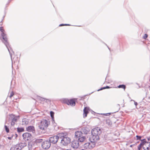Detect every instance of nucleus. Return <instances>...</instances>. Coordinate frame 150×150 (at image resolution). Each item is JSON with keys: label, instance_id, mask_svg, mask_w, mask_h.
<instances>
[{"label": "nucleus", "instance_id": "obj_1", "mask_svg": "<svg viewBox=\"0 0 150 150\" xmlns=\"http://www.w3.org/2000/svg\"><path fill=\"white\" fill-rule=\"evenodd\" d=\"M0 30L1 32V35L3 39L2 41L8 49L11 56L12 62V56L13 54H14V52L10 47V45H9L8 41V39L7 38L6 35L5 33V30L3 29V27H0Z\"/></svg>", "mask_w": 150, "mask_h": 150}, {"label": "nucleus", "instance_id": "obj_2", "mask_svg": "<svg viewBox=\"0 0 150 150\" xmlns=\"http://www.w3.org/2000/svg\"><path fill=\"white\" fill-rule=\"evenodd\" d=\"M102 133L100 127H97L93 128L91 131V134L89 138V140L91 142H97L99 139V135Z\"/></svg>", "mask_w": 150, "mask_h": 150}, {"label": "nucleus", "instance_id": "obj_3", "mask_svg": "<svg viewBox=\"0 0 150 150\" xmlns=\"http://www.w3.org/2000/svg\"><path fill=\"white\" fill-rule=\"evenodd\" d=\"M58 135L60 137L59 139H61L60 145L66 146L71 142L70 139L66 136H64V133H59L58 134Z\"/></svg>", "mask_w": 150, "mask_h": 150}, {"label": "nucleus", "instance_id": "obj_4", "mask_svg": "<svg viewBox=\"0 0 150 150\" xmlns=\"http://www.w3.org/2000/svg\"><path fill=\"white\" fill-rule=\"evenodd\" d=\"M50 124L49 121L45 119H42L38 123L39 128L42 130H46Z\"/></svg>", "mask_w": 150, "mask_h": 150}, {"label": "nucleus", "instance_id": "obj_5", "mask_svg": "<svg viewBox=\"0 0 150 150\" xmlns=\"http://www.w3.org/2000/svg\"><path fill=\"white\" fill-rule=\"evenodd\" d=\"M26 145V142H21L12 146L10 150H21Z\"/></svg>", "mask_w": 150, "mask_h": 150}, {"label": "nucleus", "instance_id": "obj_6", "mask_svg": "<svg viewBox=\"0 0 150 150\" xmlns=\"http://www.w3.org/2000/svg\"><path fill=\"white\" fill-rule=\"evenodd\" d=\"M19 115L16 116L13 114L9 115V120L11 121V126H13L20 118Z\"/></svg>", "mask_w": 150, "mask_h": 150}, {"label": "nucleus", "instance_id": "obj_7", "mask_svg": "<svg viewBox=\"0 0 150 150\" xmlns=\"http://www.w3.org/2000/svg\"><path fill=\"white\" fill-rule=\"evenodd\" d=\"M59 137H60L58 134L57 136H54L50 137L49 138V141L50 144L51 143L55 144L57 142L58 140L59 139Z\"/></svg>", "mask_w": 150, "mask_h": 150}, {"label": "nucleus", "instance_id": "obj_8", "mask_svg": "<svg viewBox=\"0 0 150 150\" xmlns=\"http://www.w3.org/2000/svg\"><path fill=\"white\" fill-rule=\"evenodd\" d=\"M63 102L68 105H70L73 106H75L76 105L75 102L73 99L69 100L66 98L64 99L63 100Z\"/></svg>", "mask_w": 150, "mask_h": 150}, {"label": "nucleus", "instance_id": "obj_9", "mask_svg": "<svg viewBox=\"0 0 150 150\" xmlns=\"http://www.w3.org/2000/svg\"><path fill=\"white\" fill-rule=\"evenodd\" d=\"M51 144L49 140H45L43 142L42 144V148L45 149H47L50 148Z\"/></svg>", "mask_w": 150, "mask_h": 150}, {"label": "nucleus", "instance_id": "obj_10", "mask_svg": "<svg viewBox=\"0 0 150 150\" xmlns=\"http://www.w3.org/2000/svg\"><path fill=\"white\" fill-rule=\"evenodd\" d=\"M22 136L23 139L25 141L30 140L32 136L31 134L28 132L24 133L23 134Z\"/></svg>", "mask_w": 150, "mask_h": 150}, {"label": "nucleus", "instance_id": "obj_11", "mask_svg": "<svg viewBox=\"0 0 150 150\" xmlns=\"http://www.w3.org/2000/svg\"><path fill=\"white\" fill-rule=\"evenodd\" d=\"M71 146L75 149H77L79 146V142L77 140H74L72 142Z\"/></svg>", "mask_w": 150, "mask_h": 150}, {"label": "nucleus", "instance_id": "obj_12", "mask_svg": "<svg viewBox=\"0 0 150 150\" xmlns=\"http://www.w3.org/2000/svg\"><path fill=\"white\" fill-rule=\"evenodd\" d=\"M81 131V132L82 134H86L89 132L90 130L88 128L84 127L82 128Z\"/></svg>", "mask_w": 150, "mask_h": 150}, {"label": "nucleus", "instance_id": "obj_13", "mask_svg": "<svg viewBox=\"0 0 150 150\" xmlns=\"http://www.w3.org/2000/svg\"><path fill=\"white\" fill-rule=\"evenodd\" d=\"M26 130L29 132H32L33 133L35 132V129L34 127L33 126H30L26 128Z\"/></svg>", "mask_w": 150, "mask_h": 150}, {"label": "nucleus", "instance_id": "obj_14", "mask_svg": "<svg viewBox=\"0 0 150 150\" xmlns=\"http://www.w3.org/2000/svg\"><path fill=\"white\" fill-rule=\"evenodd\" d=\"M89 108L87 107H85L83 109V117L84 118L86 117L88 112Z\"/></svg>", "mask_w": 150, "mask_h": 150}, {"label": "nucleus", "instance_id": "obj_15", "mask_svg": "<svg viewBox=\"0 0 150 150\" xmlns=\"http://www.w3.org/2000/svg\"><path fill=\"white\" fill-rule=\"evenodd\" d=\"M82 134V132L81 131H77L75 132V136L76 138H78L81 137Z\"/></svg>", "mask_w": 150, "mask_h": 150}, {"label": "nucleus", "instance_id": "obj_16", "mask_svg": "<svg viewBox=\"0 0 150 150\" xmlns=\"http://www.w3.org/2000/svg\"><path fill=\"white\" fill-rule=\"evenodd\" d=\"M89 149H91L93 148L95 146L96 143L94 142H91L89 143Z\"/></svg>", "mask_w": 150, "mask_h": 150}, {"label": "nucleus", "instance_id": "obj_17", "mask_svg": "<svg viewBox=\"0 0 150 150\" xmlns=\"http://www.w3.org/2000/svg\"><path fill=\"white\" fill-rule=\"evenodd\" d=\"M29 121L28 119L23 118L22 120V124L23 125H27L28 124Z\"/></svg>", "mask_w": 150, "mask_h": 150}, {"label": "nucleus", "instance_id": "obj_18", "mask_svg": "<svg viewBox=\"0 0 150 150\" xmlns=\"http://www.w3.org/2000/svg\"><path fill=\"white\" fill-rule=\"evenodd\" d=\"M141 142L140 144V145H141L142 146L144 145H145V146L146 145L147 142L146 141L145 139H144L141 140Z\"/></svg>", "mask_w": 150, "mask_h": 150}, {"label": "nucleus", "instance_id": "obj_19", "mask_svg": "<svg viewBox=\"0 0 150 150\" xmlns=\"http://www.w3.org/2000/svg\"><path fill=\"white\" fill-rule=\"evenodd\" d=\"M85 137L84 136H82V137H80L79 138H78V140L77 141H79V142H83V141L85 139Z\"/></svg>", "mask_w": 150, "mask_h": 150}, {"label": "nucleus", "instance_id": "obj_20", "mask_svg": "<svg viewBox=\"0 0 150 150\" xmlns=\"http://www.w3.org/2000/svg\"><path fill=\"white\" fill-rule=\"evenodd\" d=\"M40 100L42 101H44L45 102L47 103H50V100L49 99H45L44 98H41Z\"/></svg>", "mask_w": 150, "mask_h": 150}, {"label": "nucleus", "instance_id": "obj_21", "mask_svg": "<svg viewBox=\"0 0 150 150\" xmlns=\"http://www.w3.org/2000/svg\"><path fill=\"white\" fill-rule=\"evenodd\" d=\"M17 131L18 132H21L24 131V128L23 127H18L17 128Z\"/></svg>", "mask_w": 150, "mask_h": 150}, {"label": "nucleus", "instance_id": "obj_22", "mask_svg": "<svg viewBox=\"0 0 150 150\" xmlns=\"http://www.w3.org/2000/svg\"><path fill=\"white\" fill-rule=\"evenodd\" d=\"M43 139H38L35 140V143L37 144L40 143L42 142Z\"/></svg>", "mask_w": 150, "mask_h": 150}, {"label": "nucleus", "instance_id": "obj_23", "mask_svg": "<svg viewBox=\"0 0 150 150\" xmlns=\"http://www.w3.org/2000/svg\"><path fill=\"white\" fill-rule=\"evenodd\" d=\"M117 87L119 88H123L124 89V90H125V89L126 88V86L124 84H122V85H119Z\"/></svg>", "mask_w": 150, "mask_h": 150}, {"label": "nucleus", "instance_id": "obj_24", "mask_svg": "<svg viewBox=\"0 0 150 150\" xmlns=\"http://www.w3.org/2000/svg\"><path fill=\"white\" fill-rule=\"evenodd\" d=\"M50 114L51 118H52V120H53V121H54V113L52 111H51L50 112Z\"/></svg>", "mask_w": 150, "mask_h": 150}, {"label": "nucleus", "instance_id": "obj_25", "mask_svg": "<svg viewBox=\"0 0 150 150\" xmlns=\"http://www.w3.org/2000/svg\"><path fill=\"white\" fill-rule=\"evenodd\" d=\"M89 143H85L84 145V148L86 149H89Z\"/></svg>", "mask_w": 150, "mask_h": 150}, {"label": "nucleus", "instance_id": "obj_26", "mask_svg": "<svg viewBox=\"0 0 150 150\" xmlns=\"http://www.w3.org/2000/svg\"><path fill=\"white\" fill-rule=\"evenodd\" d=\"M4 127L5 128V130H6V132L7 133H8L9 132V130L8 128L7 127V126L6 125L4 126Z\"/></svg>", "mask_w": 150, "mask_h": 150}, {"label": "nucleus", "instance_id": "obj_27", "mask_svg": "<svg viewBox=\"0 0 150 150\" xmlns=\"http://www.w3.org/2000/svg\"><path fill=\"white\" fill-rule=\"evenodd\" d=\"M136 137L137 138V140H139L141 141V140H142L141 138H142V137L141 136L137 135L136 136Z\"/></svg>", "mask_w": 150, "mask_h": 150}, {"label": "nucleus", "instance_id": "obj_28", "mask_svg": "<svg viewBox=\"0 0 150 150\" xmlns=\"http://www.w3.org/2000/svg\"><path fill=\"white\" fill-rule=\"evenodd\" d=\"M71 25L69 24H60L59 25V26H70Z\"/></svg>", "mask_w": 150, "mask_h": 150}, {"label": "nucleus", "instance_id": "obj_29", "mask_svg": "<svg viewBox=\"0 0 150 150\" xmlns=\"http://www.w3.org/2000/svg\"><path fill=\"white\" fill-rule=\"evenodd\" d=\"M143 148L144 150H149L150 149V148L149 147V146H147L146 148H145L144 147H143Z\"/></svg>", "mask_w": 150, "mask_h": 150}, {"label": "nucleus", "instance_id": "obj_30", "mask_svg": "<svg viewBox=\"0 0 150 150\" xmlns=\"http://www.w3.org/2000/svg\"><path fill=\"white\" fill-rule=\"evenodd\" d=\"M147 37L148 35L146 34H145L143 36V38H144V39H146V38H147Z\"/></svg>", "mask_w": 150, "mask_h": 150}, {"label": "nucleus", "instance_id": "obj_31", "mask_svg": "<svg viewBox=\"0 0 150 150\" xmlns=\"http://www.w3.org/2000/svg\"><path fill=\"white\" fill-rule=\"evenodd\" d=\"M14 95V93L13 91H12L9 97L10 98H11Z\"/></svg>", "mask_w": 150, "mask_h": 150}, {"label": "nucleus", "instance_id": "obj_32", "mask_svg": "<svg viewBox=\"0 0 150 150\" xmlns=\"http://www.w3.org/2000/svg\"><path fill=\"white\" fill-rule=\"evenodd\" d=\"M106 89L105 86V87H102V88H101L100 89H98V91H100L102 90L103 89Z\"/></svg>", "mask_w": 150, "mask_h": 150}, {"label": "nucleus", "instance_id": "obj_33", "mask_svg": "<svg viewBox=\"0 0 150 150\" xmlns=\"http://www.w3.org/2000/svg\"><path fill=\"white\" fill-rule=\"evenodd\" d=\"M131 101H134V104L136 106L137 105L138 103L137 102H135L134 100H131Z\"/></svg>", "mask_w": 150, "mask_h": 150}, {"label": "nucleus", "instance_id": "obj_34", "mask_svg": "<svg viewBox=\"0 0 150 150\" xmlns=\"http://www.w3.org/2000/svg\"><path fill=\"white\" fill-rule=\"evenodd\" d=\"M142 146L141 145H140L139 144V146H138V150H140V149Z\"/></svg>", "mask_w": 150, "mask_h": 150}, {"label": "nucleus", "instance_id": "obj_35", "mask_svg": "<svg viewBox=\"0 0 150 150\" xmlns=\"http://www.w3.org/2000/svg\"><path fill=\"white\" fill-rule=\"evenodd\" d=\"M111 114V113H106V114H104L105 116H108V115Z\"/></svg>", "mask_w": 150, "mask_h": 150}, {"label": "nucleus", "instance_id": "obj_36", "mask_svg": "<svg viewBox=\"0 0 150 150\" xmlns=\"http://www.w3.org/2000/svg\"><path fill=\"white\" fill-rule=\"evenodd\" d=\"M149 144V145H148V146H149V147L150 148V142H147V143H146V144Z\"/></svg>", "mask_w": 150, "mask_h": 150}, {"label": "nucleus", "instance_id": "obj_37", "mask_svg": "<svg viewBox=\"0 0 150 150\" xmlns=\"http://www.w3.org/2000/svg\"><path fill=\"white\" fill-rule=\"evenodd\" d=\"M12 137H8V139H12Z\"/></svg>", "mask_w": 150, "mask_h": 150}, {"label": "nucleus", "instance_id": "obj_38", "mask_svg": "<svg viewBox=\"0 0 150 150\" xmlns=\"http://www.w3.org/2000/svg\"><path fill=\"white\" fill-rule=\"evenodd\" d=\"M105 87H106V88H107V89L109 88H110V87L109 86H105Z\"/></svg>", "mask_w": 150, "mask_h": 150}, {"label": "nucleus", "instance_id": "obj_39", "mask_svg": "<svg viewBox=\"0 0 150 150\" xmlns=\"http://www.w3.org/2000/svg\"><path fill=\"white\" fill-rule=\"evenodd\" d=\"M147 139L148 141H150V136L147 137Z\"/></svg>", "mask_w": 150, "mask_h": 150}, {"label": "nucleus", "instance_id": "obj_40", "mask_svg": "<svg viewBox=\"0 0 150 150\" xmlns=\"http://www.w3.org/2000/svg\"><path fill=\"white\" fill-rule=\"evenodd\" d=\"M16 137H18V135H17V134H16Z\"/></svg>", "mask_w": 150, "mask_h": 150}, {"label": "nucleus", "instance_id": "obj_41", "mask_svg": "<svg viewBox=\"0 0 150 150\" xmlns=\"http://www.w3.org/2000/svg\"><path fill=\"white\" fill-rule=\"evenodd\" d=\"M119 110V108L118 109V110L117 111H116V112H114V113H115V112H118Z\"/></svg>", "mask_w": 150, "mask_h": 150}, {"label": "nucleus", "instance_id": "obj_42", "mask_svg": "<svg viewBox=\"0 0 150 150\" xmlns=\"http://www.w3.org/2000/svg\"><path fill=\"white\" fill-rule=\"evenodd\" d=\"M132 146H133V145H131L130 146V147H132Z\"/></svg>", "mask_w": 150, "mask_h": 150}, {"label": "nucleus", "instance_id": "obj_43", "mask_svg": "<svg viewBox=\"0 0 150 150\" xmlns=\"http://www.w3.org/2000/svg\"><path fill=\"white\" fill-rule=\"evenodd\" d=\"M118 106H120V105H119V104H118Z\"/></svg>", "mask_w": 150, "mask_h": 150}, {"label": "nucleus", "instance_id": "obj_44", "mask_svg": "<svg viewBox=\"0 0 150 150\" xmlns=\"http://www.w3.org/2000/svg\"><path fill=\"white\" fill-rule=\"evenodd\" d=\"M146 146L147 147V146H148V145H147H147H146Z\"/></svg>", "mask_w": 150, "mask_h": 150}, {"label": "nucleus", "instance_id": "obj_45", "mask_svg": "<svg viewBox=\"0 0 150 150\" xmlns=\"http://www.w3.org/2000/svg\"><path fill=\"white\" fill-rule=\"evenodd\" d=\"M108 47V49L110 50L109 48Z\"/></svg>", "mask_w": 150, "mask_h": 150}, {"label": "nucleus", "instance_id": "obj_46", "mask_svg": "<svg viewBox=\"0 0 150 150\" xmlns=\"http://www.w3.org/2000/svg\"><path fill=\"white\" fill-rule=\"evenodd\" d=\"M30 146V145H29H29H28V147H29V146Z\"/></svg>", "mask_w": 150, "mask_h": 150}]
</instances>
